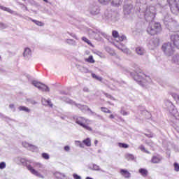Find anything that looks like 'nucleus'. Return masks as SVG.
Segmentation results:
<instances>
[{
  "label": "nucleus",
  "mask_w": 179,
  "mask_h": 179,
  "mask_svg": "<svg viewBox=\"0 0 179 179\" xmlns=\"http://www.w3.org/2000/svg\"><path fill=\"white\" fill-rule=\"evenodd\" d=\"M162 28L160 22L152 21L149 23L147 28V33H148L150 36H157V34H160V33H162Z\"/></svg>",
  "instance_id": "f257e3e1"
},
{
  "label": "nucleus",
  "mask_w": 179,
  "mask_h": 179,
  "mask_svg": "<svg viewBox=\"0 0 179 179\" xmlns=\"http://www.w3.org/2000/svg\"><path fill=\"white\" fill-rule=\"evenodd\" d=\"M90 123V121L84 117H78L76 119V124H78V125H80L84 129H87V131H92V127L89 126Z\"/></svg>",
  "instance_id": "f03ea898"
},
{
  "label": "nucleus",
  "mask_w": 179,
  "mask_h": 179,
  "mask_svg": "<svg viewBox=\"0 0 179 179\" xmlns=\"http://www.w3.org/2000/svg\"><path fill=\"white\" fill-rule=\"evenodd\" d=\"M162 50L167 57H171L176 52L174 47H173V45L170 42L164 43L162 46Z\"/></svg>",
  "instance_id": "7ed1b4c3"
},
{
  "label": "nucleus",
  "mask_w": 179,
  "mask_h": 179,
  "mask_svg": "<svg viewBox=\"0 0 179 179\" xmlns=\"http://www.w3.org/2000/svg\"><path fill=\"white\" fill-rule=\"evenodd\" d=\"M147 78V76L142 72L137 73L134 76V80L138 82L139 85H141V86H143V84L146 83V78Z\"/></svg>",
  "instance_id": "20e7f679"
},
{
  "label": "nucleus",
  "mask_w": 179,
  "mask_h": 179,
  "mask_svg": "<svg viewBox=\"0 0 179 179\" xmlns=\"http://www.w3.org/2000/svg\"><path fill=\"white\" fill-rule=\"evenodd\" d=\"M32 85H34L35 87H37L38 89H39V90H41L42 92H50V88L48 87V86L38 81H33Z\"/></svg>",
  "instance_id": "39448f33"
},
{
  "label": "nucleus",
  "mask_w": 179,
  "mask_h": 179,
  "mask_svg": "<svg viewBox=\"0 0 179 179\" xmlns=\"http://www.w3.org/2000/svg\"><path fill=\"white\" fill-rule=\"evenodd\" d=\"M170 40L174 47L179 50V34H173L170 36Z\"/></svg>",
  "instance_id": "423d86ee"
},
{
  "label": "nucleus",
  "mask_w": 179,
  "mask_h": 179,
  "mask_svg": "<svg viewBox=\"0 0 179 179\" xmlns=\"http://www.w3.org/2000/svg\"><path fill=\"white\" fill-rule=\"evenodd\" d=\"M27 169L29 170V171H30L31 174H34V176H36V177H40L41 178H44V176L40 174V173L36 171V169H33V166H31V165H27Z\"/></svg>",
  "instance_id": "0eeeda50"
},
{
  "label": "nucleus",
  "mask_w": 179,
  "mask_h": 179,
  "mask_svg": "<svg viewBox=\"0 0 179 179\" xmlns=\"http://www.w3.org/2000/svg\"><path fill=\"white\" fill-rule=\"evenodd\" d=\"M120 173L124 178H130L131 177V173L127 169H120Z\"/></svg>",
  "instance_id": "6e6552de"
},
{
  "label": "nucleus",
  "mask_w": 179,
  "mask_h": 179,
  "mask_svg": "<svg viewBox=\"0 0 179 179\" xmlns=\"http://www.w3.org/2000/svg\"><path fill=\"white\" fill-rule=\"evenodd\" d=\"M162 159L160 156H152L150 162L154 164H157L162 162Z\"/></svg>",
  "instance_id": "1a4fd4ad"
},
{
  "label": "nucleus",
  "mask_w": 179,
  "mask_h": 179,
  "mask_svg": "<svg viewBox=\"0 0 179 179\" xmlns=\"http://www.w3.org/2000/svg\"><path fill=\"white\" fill-rule=\"evenodd\" d=\"M132 9H134V6H132V4H127L124 6V12L127 15L131 13V10H132Z\"/></svg>",
  "instance_id": "9d476101"
},
{
  "label": "nucleus",
  "mask_w": 179,
  "mask_h": 179,
  "mask_svg": "<svg viewBox=\"0 0 179 179\" xmlns=\"http://www.w3.org/2000/svg\"><path fill=\"white\" fill-rule=\"evenodd\" d=\"M139 174L142 176V177H148L149 175V171L146 169L141 168L138 170Z\"/></svg>",
  "instance_id": "9b49d317"
},
{
  "label": "nucleus",
  "mask_w": 179,
  "mask_h": 179,
  "mask_svg": "<svg viewBox=\"0 0 179 179\" xmlns=\"http://www.w3.org/2000/svg\"><path fill=\"white\" fill-rule=\"evenodd\" d=\"M54 176L57 179H66V176L59 172L55 173Z\"/></svg>",
  "instance_id": "f8f14e48"
},
{
  "label": "nucleus",
  "mask_w": 179,
  "mask_h": 179,
  "mask_svg": "<svg viewBox=\"0 0 179 179\" xmlns=\"http://www.w3.org/2000/svg\"><path fill=\"white\" fill-rule=\"evenodd\" d=\"M41 101H42V104H43V106H49V107H51V108H52V106H53L52 103L51 102V100H50V99L47 100V99L43 98Z\"/></svg>",
  "instance_id": "ddd939ff"
},
{
  "label": "nucleus",
  "mask_w": 179,
  "mask_h": 179,
  "mask_svg": "<svg viewBox=\"0 0 179 179\" xmlns=\"http://www.w3.org/2000/svg\"><path fill=\"white\" fill-rule=\"evenodd\" d=\"M136 52L138 55H143L145 54V49L142 47H137L136 48Z\"/></svg>",
  "instance_id": "4468645a"
},
{
  "label": "nucleus",
  "mask_w": 179,
  "mask_h": 179,
  "mask_svg": "<svg viewBox=\"0 0 179 179\" xmlns=\"http://www.w3.org/2000/svg\"><path fill=\"white\" fill-rule=\"evenodd\" d=\"M171 115L173 116L175 120H177L178 121H179V113H178V110H177V109H173L172 110Z\"/></svg>",
  "instance_id": "2eb2a0df"
},
{
  "label": "nucleus",
  "mask_w": 179,
  "mask_h": 179,
  "mask_svg": "<svg viewBox=\"0 0 179 179\" xmlns=\"http://www.w3.org/2000/svg\"><path fill=\"white\" fill-rule=\"evenodd\" d=\"M83 143H84V145H85V146H87V148H90V146H92V141L89 138L83 140Z\"/></svg>",
  "instance_id": "dca6fc26"
},
{
  "label": "nucleus",
  "mask_w": 179,
  "mask_h": 179,
  "mask_svg": "<svg viewBox=\"0 0 179 179\" xmlns=\"http://www.w3.org/2000/svg\"><path fill=\"white\" fill-rule=\"evenodd\" d=\"M124 157L128 160V162H132V160H135V156H134L132 154H126Z\"/></svg>",
  "instance_id": "f3484780"
},
{
  "label": "nucleus",
  "mask_w": 179,
  "mask_h": 179,
  "mask_svg": "<svg viewBox=\"0 0 179 179\" xmlns=\"http://www.w3.org/2000/svg\"><path fill=\"white\" fill-rule=\"evenodd\" d=\"M0 9H1V10H4L5 12H8V13H11V14L13 13V10H12L10 8H6L3 6H1Z\"/></svg>",
  "instance_id": "a211bd4d"
},
{
  "label": "nucleus",
  "mask_w": 179,
  "mask_h": 179,
  "mask_svg": "<svg viewBox=\"0 0 179 179\" xmlns=\"http://www.w3.org/2000/svg\"><path fill=\"white\" fill-rule=\"evenodd\" d=\"M81 40H83L84 43H87V44H88V45H90V47H93V44H92V42L87 38L83 36L81 38Z\"/></svg>",
  "instance_id": "6ab92c4d"
},
{
  "label": "nucleus",
  "mask_w": 179,
  "mask_h": 179,
  "mask_svg": "<svg viewBox=\"0 0 179 179\" xmlns=\"http://www.w3.org/2000/svg\"><path fill=\"white\" fill-rule=\"evenodd\" d=\"M117 145L119 148H121L122 149H128V148H129V145L124 143H118Z\"/></svg>",
  "instance_id": "aec40b11"
},
{
  "label": "nucleus",
  "mask_w": 179,
  "mask_h": 179,
  "mask_svg": "<svg viewBox=\"0 0 179 179\" xmlns=\"http://www.w3.org/2000/svg\"><path fill=\"white\" fill-rule=\"evenodd\" d=\"M30 54H31V50H30V48H26L24 49L23 56L24 57H27V55H30Z\"/></svg>",
  "instance_id": "412c9836"
},
{
  "label": "nucleus",
  "mask_w": 179,
  "mask_h": 179,
  "mask_svg": "<svg viewBox=\"0 0 179 179\" xmlns=\"http://www.w3.org/2000/svg\"><path fill=\"white\" fill-rule=\"evenodd\" d=\"M18 110L20 111H25V113H30V109H29V108H27L26 106H20L18 108Z\"/></svg>",
  "instance_id": "4be33fe9"
},
{
  "label": "nucleus",
  "mask_w": 179,
  "mask_h": 179,
  "mask_svg": "<svg viewBox=\"0 0 179 179\" xmlns=\"http://www.w3.org/2000/svg\"><path fill=\"white\" fill-rule=\"evenodd\" d=\"M85 61L87 62H89L90 64H94L96 61H94V59H93V56L90 55L87 59H85Z\"/></svg>",
  "instance_id": "5701e85b"
},
{
  "label": "nucleus",
  "mask_w": 179,
  "mask_h": 179,
  "mask_svg": "<svg viewBox=\"0 0 179 179\" xmlns=\"http://www.w3.org/2000/svg\"><path fill=\"white\" fill-rule=\"evenodd\" d=\"M112 36L113 38H118L120 37V33L117 31L113 30L112 31Z\"/></svg>",
  "instance_id": "b1692460"
},
{
  "label": "nucleus",
  "mask_w": 179,
  "mask_h": 179,
  "mask_svg": "<svg viewBox=\"0 0 179 179\" xmlns=\"http://www.w3.org/2000/svg\"><path fill=\"white\" fill-rule=\"evenodd\" d=\"M101 111H102V113H105L106 114H111V110H110L108 108H107L106 107H101Z\"/></svg>",
  "instance_id": "393cba45"
},
{
  "label": "nucleus",
  "mask_w": 179,
  "mask_h": 179,
  "mask_svg": "<svg viewBox=\"0 0 179 179\" xmlns=\"http://www.w3.org/2000/svg\"><path fill=\"white\" fill-rule=\"evenodd\" d=\"M92 76L94 79H96V80H99V82H101V80H103V78L98 76L94 73H92Z\"/></svg>",
  "instance_id": "a878e982"
},
{
  "label": "nucleus",
  "mask_w": 179,
  "mask_h": 179,
  "mask_svg": "<svg viewBox=\"0 0 179 179\" xmlns=\"http://www.w3.org/2000/svg\"><path fill=\"white\" fill-rule=\"evenodd\" d=\"M32 22L35 23L37 26H44V23L41 22V21H37L36 20H32Z\"/></svg>",
  "instance_id": "bb28decb"
},
{
  "label": "nucleus",
  "mask_w": 179,
  "mask_h": 179,
  "mask_svg": "<svg viewBox=\"0 0 179 179\" xmlns=\"http://www.w3.org/2000/svg\"><path fill=\"white\" fill-rule=\"evenodd\" d=\"M42 157L45 159V160H48L50 159V155L48 153L43 152L42 153Z\"/></svg>",
  "instance_id": "cd10ccee"
},
{
  "label": "nucleus",
  "mask_w": 179,
  "mask_h": 179,
  "mask_svg": "<svg viewBox=\"0 0 179 179\" xmlns=\"http://www.w3.org/2000/svg\"><path fill=\"white\" fill-rule=\"evenodd\" d=\"M173 167H174L175 171H177V172L179 171V164H178V163L175 162L173 164Z\"/></svg>",
  "instance_id": "c85d7f7f"
},
{
  "label": "nucleus",
  "mask_w": 179,
  "mask_h": 179,
  "mask_svg": "<svg viewBox=\"0 0 179 179\" xmlns=\"http://www.w3.org/2000/svg\"><path fill=\"white\" fill-rule=\"evenodd\" d=\"M173 61L179 65V55L173 57Z\"/></svg>",
  "instance_id": "c756f323"
},
{
  "label": "nucleus",
  "mask_w": 179,
  "mask_h": 179,
  "mask_svg": "<svg viewBox=\"0 0 179 179\" xmlns=\"http://www.w3.org/2000/svg\"><path fill=\"white\" fill-rule=\"evenodd\" d=\"M176 0H167L169 6H173L176 3Z\"/></svg>",
  "instance_id": "7c9ffc66"
},
{
  "label": "nucleus",
  "mask_w": 179,
  "mask_h": 179,
  "mask_svg": "<svg viewBox=\"0 0 179 179\" xmlns=\"http://www.w3.org/2000/svg\"><path fill=\"white\" fill-rule=\"evenodd\" d=\"M117 38H119V41H124V40H127V36H125L124 35H122L121 36H119Z\"/></svg>",
  "instance_id": "2f4dec72"
},
{
  "label": "nucleus",
  "mask_w": 179,
  "mask_h": 179,
  "mask_svg": "<svg viewBox=\"0 0 179 179\" xmlns=\"http://www.w3.org/2000/svg\"><path fill=\"white\" fill-rule=\"evenodd\" d=\"M34 167H35L36 169H41L43 167V164H41L40 163H36V164H34Z\"/></svg>",
  "instance_id": "473e14b6"
},
{
  "label": "nucleus",
  "mask_w": 179,
  "mask_h": 179,
  "mask_svg": "<svg viewBox=\"0 0 179 179\" xmlns=\"http://www.w3.org/2000/svg\"><path fill=\"white\" fill-rule=\"evenodd\" d=\"M172 97H173L175 100L179 101V95L178 94L173 93V94H172Z\"/></svg>",
  "instance_id": "72a5a7b5"
},
{
  "label": "nucleus",
  "mask_w": 179,
  "mask_h": 179,
  "mask_svg": "<svg viewBox=\"0 0 179 179\" xmlns=\"http://www.w3.org/2000/svg\"><path fill=\"white\" fill-rule=\"evenodd\" d=\"M105 96L106 97H107L108 99H110V100H115V98H114L113 96H111L109 94L105 93Z\"/></svg>",
  "instance_id": "f704fd0d"
},
{
  "label": "nucleus",
  "mask_w": 179,
  "mask_h": 179,
  "mask_svg": "<svg viewBox=\"0 0 179 179\" xmlns=\"http://www.w3.org/2000/svg\"><path fill=\"white\" fill-rule=\"evenodd\" d=\"M6 167V164L5 162H1L0 163V169L1 170H3V169H5Z\"/></svg>",
  "instance_id": "c9c22d12"
},
{
  "label": "nucleus",
  "mask_w": 179,
  "mask_h": 179,
  "mask_svg": "<svg viewBox=\"0 0 179 179\" xmlns=\"http://www.w3.org/2000/svg\"><path fill=\"white\" fill-rule=\"evenodd\" d=\"M139 149H141L142 150V152H145V153H149V152L146 151V150L145 149V146L144 145H141L139 147Z\"/></svg>",
  "instance_id": "e433bc0d"
},
{
  "label": "nucleus",
  "mask_w": 179,
  "mask_h": 179,
  "mask_svg": "<svg viewBox=\"0 0 179 179\" xmlns=\"http://www.w3.org/2000/svg\"><path fill=\"white\" fill-rule=\"evenodd\" d=\"M73 177L74 179H82V178L76 173H73Z\"/></svg>",
  "instance_id": "4c0bfd02"
},
{
  "label": "nucleus",
  "mask_w": 179,
  "mask_h": 179,
  "mask_svg": "<svg viewBox=\"0 0 179 179\" xmlns=\"http://www.w3.org/2000/svg\"><path fill=\"white\" fill-rule=\"evenodd\" d=\"M159 5H164L165 1L164 0H157Z\"/></svg>",
  "instance_id": "58836bf2"
},
{
  "label": "nucleus",
  "mask_w": 179,
  "mask_h": 179,
  "mask_svg": "<svg viewBox=\"0 0 179 179\" xmlns=\"http://www.w3.org/2000/svg\"><path fill=\"white\" fill-rule=\"evenodd\" d=\"M110 1H111V0H99L100 3H106L107 2H110Z\"/></svg>",
  "instance_id": "ea45409f"
},
{
  "label": "nucleus",
  "mask_w": 179,
  "mask_h": 179,
  "mask_svg": "<svg viewBox=\"0 0 179 179\" xmlns=\"http://www.w3.org/2000/svg\"><path fill=\"white\" fill-rule=\"evenodd\" d=\"M70 150H71V148H70L69 145H66V146L64 147V150H65L66 152H69Z\"/></svg>",
  "instance_id": "a19ab883"
},
{
  "label": "nucleus",
  "mask_w": 179,
  "mask_h": 179,
  "mask_svg": "<svg viewBox=\"0 0 179 179\" xmlns=\"http://www.w3.org/2000/svg\"><path fill=\"white\" fill-rule=\"evenodd\" d=\"M145 135L147 136V138H153V134L150 133L149 134H145Z\"/></svg>",
  "instance_id": "79ce46f5"
},
{
  "label": "nucleus",
  "mask_w": 179,
  "mask_h": 179,
  "mask_svg": "<svg viewBox=\"0 0 179 179\" xmlns=\"http://www.w3.org/2000/svg\"><path fill=\"white\" fill-rule=\"evenodd\" d=\"M93 169L94 170H100V167L97 165H94Z\"/></svg>",
  "instance_id": "37998d69"
},
{
  "label": "nucleus",
  "mask_w": 179,
  "mask_h": 179,
  "mask_svg": "<svg viewBox=\"0 0 179 179\" xmlns=\"http://www.w3.org/2000/svg\"><path fill=\"white\" fill-rule=\"evenodd\" d=\"M94 143L95 146H97V143H99V141L95 140Z\"/></svg>",
  "instance_id": "c03bdc74"
},
{
  "label": "nucleus",
  "mask_w": 179,
  "mask_h": 179,
  "mask_svg": "<svg viewBox=\"0 0 179 179\" xmlns=\"http://www.w3.org/2000/svg\"><path fill=\"white\" fill-rule=\"evenodd\" d=\"M9 107H10V108H13L14 107H15V105L14 104H10L9 105Z\"/></svg>",
  "instance_id": "a18cd8bd"
},
{
  "label": "nucleus",
  "mask_w": 179,
  "mask_h": 179,
  "mask_svg": "<svg viewBox=\"0 0 179 179\" xmlns=\"http://www.w3.org/2000/svg\"><path fill=\"white\" fill-rule=\"evenodd\" d=\"M31 104H37V102L36 101H32Z\"/></svg>",
  "instance_id": "49530a36"
},
{
  "label": "nucleus",
  "mask_w": 179,
  "mask_h": 179,
  "mask_svg": "<svg viewBox=\"0 0 179 179\" xmlns=\"http://www.w3.org/2000/svg\"><path fill=\"white\" fill-rule=\"evenodd\" d=\"M109 118L113 119L114 118V115H110Z\"/></svg>",
  "instance_id": "de8ad7c7"
},
{
  "label": "nucleus",
  "mask_w": 179,
  "mask_h": 179,
  "mask_svg": "<svg viewBox=\"0 0 179 179\" xmlns=\"http://www.w3.org/2000/svg\"><path fill=\"white\" fill-rule=\"evenodd\" d=\"M84 92H89V88H84Z\"/></svg>",
  "instance_id": "09e8293b"
},
{
  "label": "nucleus",
  "mask_w": 179,
  "mask_h": 179,
  "mask_svg": "<svg viewBox=\"0 0 179 179\" xmlns=\"http://www.w3.org/2000/svg\"><path fill=\"white\" fill-rule=\"evenodd\" d=\"M80 148H83V144L80 143Z\"/></svg>",
  "instance_id": "8fccbe9b"
},
{
  "label": "nucleus",
  "mask_w": 179,
  "mask_h": 179,
  "mask_svg": "<svg viewBox=\"0 0 179 179\" xmlns=\"http://www.w3.org/2000/svg\"><path fill=\"white\" fill-rule=\"evenodd\" d=\"M44 2H48V0H43Z\"/></svg>",
  "instance_id": "3c124183"
},
{
  "label": "nucleus",
  "mask_w": 179,
  "mask_h": 179,
  "mask_svg": "<svg viewBox=\"0 0 179 179\" xmlns=\"http://www.w3.org/2000/svg\"><path fill=\"white\" fill-rule=\"evenodd\" d=\"M175 23H176L177 26H178V23H177V21H175Z\"/></svg>",
  "instance_id": "603ef678"
},
{
  "label": "nucleus",
  "mask_w": 179,
  "mask_h": 179,
  "mask_svg": "<svg viewBox=\"0 0 179 179\" xmlns=\"http://www.w3.org/2000/svg\"><path fill=\"white\" fill-rule=\"evenodd\" d=\"M171 10H173V6H171Z\"/></svg>",
  "instance_id": "864d4df0"
},
{
  "label": "nucleus",
  "mask_w": 179,
  "mask_h": 179,
  "mask_svg": "<svg viewBox=\"0 0 179 179\" xmlns=\"http://www.w3.org/2000/svg\"><path fill=\"white\" fill-rule=\"evenodd\" d=\"M108 104H111V102H110V101H108Z\"/></svg>",
  "instance_id": "5fc2aeb1"
},
{
  "label": "nucleus",
  "mask_w": 179,
  "mask_h": 179,
  "mask_svg": "<svg viewBox=\"0 0 179 179\" xmlns=\"http://www.w3.org/2000/svg\"><path fill=\"white\" fill-rule=\"evenodd\" d=\"M115 45L117 47V48H118V46L117 45Z\"/></svg>",
  "instance_id": "6e6d98bb"
},
{
  "label": "nucleus",
  "mask_w": 179,
  "mask_h": 179,
  "mask_svg": "<svg viewBox=\"0 0 179 179\" xmlns=\"http://www.w3.org/2000/svg\"><path fill=\"white\" fill-rule=\"evenodd\" d=\"M124 115H127V113H125L124 114Z\"/></svg>",
  "instance_id": "4d7b16f0"
},
{
  "label": "nucleus",
  "mask_w": 179,
  "mask_h": 179,
  "mask_svg": "<svg viewBox=\"0 0 179 179\" xmlns=\"http://www.w3.org/2000/svg\"><path fill=\"white\" fill-rule=\"evenodd\" d=\"M0 59H1V56H0Z\"/></svg>",
  "instance_id": "13d9d810"
},
{
  "label": "nucleus",
  "mask_w": 179,
  "mask_h": 179,
  "mask_svg": "<svg viewBox=\"0 0 179 179\" xmlns=\"http://www.w3.org/2000/svg\"><path fill=\"white\" fill-rule=\"evenodd\" d=\"M151 1H152L153 0H150Z\"/></svg>",
  "instance_id": "bf43d9fd"
},
{
  "label": "nucleus",
  "mask_w": 179,
  "mask_h": 179,
  "mask_svg": "<svg viewBox=\"0 0 179 179\" xmlns=\"http://www.w3.org/2000/svg\"><path fill=\"white\" fill-rule=\"evenodd\" d=\"M23 1H26V0H23Z\"/></svg>",
  "instance_id": "052dcab7"
}]
</instances>
